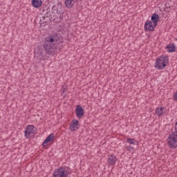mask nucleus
Returning <instances> with one entry per match:
<instances>
[{
    "label": "nucleus",
    "mask_w": 177,
    "mask_h": 177,
    "mask_svg": "<svg viewBox=\"0 0 177 177\" xmlns=\"http://www.w3.org/2000/svg\"><path fill=\"white\" fill-rule=\"evenodd\" d=\"M166 49H167V52L171 53L172 52H175L176 46H175V44L170 43L166 46Z\"/></svg>",
    "instance_id": "17"
},
{
    "label": "nucleus",
    "mask_w": 177,
    "mask_h": 177,
    "mask_svg": "<svg viewBox=\"0 0 177 177\" xmlns=\"http://www.w3.org/2000/svg\"><path fill=\"white\" fill-rule=\"evenodd\" d=\"M117 158L114 155H109V158L107 160L108 164L109 165H115V162H117Z\"/></svg>",
    "instance_id": "14"
},
{
    "label": "nucleus",
    "mask_w": 177,
    "mask_h": 177,
    "mask_svg": "<svg viewBox=\"0 0 177 177\" xmlns=\"http://www.w3.org/2000/svg\"><path fill=\"white\" fill-rule=\"evenodd\" d=\"M80 127V121L77 119L73 120L70 123V129L71 131H77Z\"/></svg>",
    "instance_id": "10"
},
{
    "label": "nucleus",
    "mask_w": 177,
    "mask_h": 177,
    "mask_svg": "<svg viewBox=\"0 0 177 177\" xmlns=\"http://www.w3.org/2000/svg\"><path fill=\"white\" fill-rule=\"evenodd\" d=\"M67 91H68V90L66 88L62 89V93H66V92H67Z\"/></svg>",
    "instance_id": "23"
},
{
    "label": "nucleus",
    "mask_w": 177,
    "mask_h": 177,
    "mask_svg": "<svg viewBox=\"0 0 177 177\" xmlns=\"http://www.w3.org/2000/svg\"><path fill=\"white\" fill-rule=\"evenodd\" d=\"M68 167H59L54 170L53 176L54 177H67L70 175Z\"/></svg>",
    "instance_id": "4"
},
{
    "label": "nucleus",
    "mask_w": 177,
    "mask_h": 177,
    "mask_svg": "<svg viewBox=\"0 0 177 177\" xmlns=\"http://www.w3.org/2000/svg\"><path fill=\"white\" fill-rule=\"evenodd\" d=\"M34 128H35V127L31 124L26 126L24 131L26 139H30V137L31 136V135H32V133L33 134L35 133Z\"/></svg>",
    "instance_id": "7"
},
{
    "label": "nucleus",
    "mask_w": 177,
    "mask_h": 177,
    "mask_svg": "<svg viewBox=\"0 0 177 177\" xmlns=\"http://www.w3.org/2000/svg\"><path fill=\"white\" fill-rule=\"evenodd\" d=\"M151 21L154 24V26H157L158 24V21H160V17L158 16V14L153 13L151 17Z\"/></svg>",
    "instance_id": "13"
},
{
    "label": "nucleus",
    "mask_w": 177,
    "mask_h": 177,
    "mask_svg": "<svg viewBox=\"0 0 177 177\" xmlns=\"http://www.w3.org/2000/svg\"><path fill=\"white\" fill-rule=\"evenodd\" d=\"M76 116L79 120L84 117V110L81 105H77L75 109Z\"/></svg>",
    "instance_id": "8"
},
{
    "label": "nucleus",
    "mask_w": 177,
    "mask_h": 177,
    "mask_svg": "<svg viewBox=\"0 0 177 177\" xmlns=\"http://www.w3.org/2000/svg\"><path fill=\"white\" fill-rule=\"evenodd\" d=\"M42 13L44 15L40 20H39V24L41 26V24H44V26H48L49 23H52L53 21V17L52 15V12H50V7L48 6H45L41 9Z\"/></svg>",
    "instance_id": "2"
},
{
    "label": "nucleus",
    "mask_w": 177,
    "mask_h": 177,
    "mask_svg": "<svg viewBox=\"0 0 177 177\" xmlns=\"http://www.w3.org/2000/svg\"><path fill=\"white\" fill-rule=\"evenodd\" d=\"M55 139V134L50 133L43 142L42 147H46L48 146V143L50 142H53V140Z\"/></svg>",
    "instance_id": "11"
},
{
    "label": "nucleus",
    "mask_w": 177,
    "mask_h": 177,
    "mask_svg": "<svg viewBox=\"0 0 177 177\" xmlns=\"http://www.w3.org/2000/svg\"><path fill=\"white\" fill-rule=\"evenodd\" d=\"M62 15L63 14H59L55 15V17H53L54 23H62V21L63 20V17L62 16Z\"/></svg>",
    "instance_id": "18"
},
{
    "label": "nucleus",
    "mask_w": 177,
    "mask_h": 177,
    "mask_svg": "<svg viewBox=\"0 0 177 177\" xmlns=\"http://www.w3.org/2000/svg\"><path fill=\"white\" fill-rule=\"evenodd\" d=\"M64 5L67 9H71L75 5V0H64Z\"/></svg>",
    "instance_id": "15"
},
{
    "label": "nucleus",
    "mask_w": 177,
    "mask_h": 177,
    "mask_svg": "<svg viewBox=\"0 0 177 177\" xmlns=\"http://www.w3.org/2000/svg\"><path fill=\"white\" fill-rule=\"evenodd\" d=\"M156 27H157V26H154V24H153L151 21L147 20L145 24L144 28L145 31H154Z\"/></svg>",
    "instance_id": "9"
},
{
    "label": "nucleus",
    "mask_w": 177,
    "mask_h": 177,
    "mask_svg": "<svg viewBox=\"0 0 177 177\" xmlns=\"http://www.w3.org/2000/svg\"><path fill=\"white\" fill-rule=\"evenodd\" d=\"M167 145L170 149L177 147V131H171L167 137Z\"/></svg>",
    "instance_id": "5"
},
{
    "label": "nucleus",
    "mask_w": 177,
    "mask_h": 177,
    "mask_svg": "<svg viewBox=\"0 0 177 177\" xmlns=\"http://www.w3.org/2000/svg\"><path fill=\"white\" fill-rule=\"evenodd\" d=\"M167 111L165 110V107L164 106H158L156 111H155V114L158 115V117H161L162 114H166Z\"/></svg>",
    "instance_id": "12"
},
{
    "label": "nucleus",
    "mask_w": 177,
    "mask_h": 177,
    "mask_svg": "<svg viewBox=\"0 0 177 177\" xmlns=\"http://www.w3.org/2000/svg\"><path fill=\"white\" fill-rule=\"evenodd\" d=\"M61 39L62 35L56 32L51 33L46 37L42 44L43 50H44L46 55L52 56L57 50L60 52L62 48H63V41Z\"/></svg>",
    "instance_id": "1"
},
{
    "label": "nucleus",
    "mask_w": 177,
    "mask_h": 177,
    "mask_svg": "<svg viewBox=\"0 0 177 177\" xmlns=\"http://www.w3.org/2000/svg\"><path fill=\"white\" fill-rule=\"evenodd\" d=\"M32 6L33 8H41L42 6V0H32Z\"/></svg>",
    "instance_id": "16"
},
{
    "label": "nucleus",
    "mask_w": 177,
    "mask_h": 177,
    "mask_svg": "<svg viewBox=\"0 0 177 177\" xmlns=\"http://www.w3.org/2000/svg\"><path fill=\"white\" fill-rule=\"evenodd\" d=\"M127 143H129L130 145H133V146H138L139 142H138L136 140L133 138H127Z\"/></svg>",
    "instance_id": "19"
},
{
    "label": "nucleus",
    "mask_w": 177,
    "mask_h": 177,
    "mask_svg": "<svg viewBox=\"0 0 177 177\" xmlns=\"http://www.w3.org/2000/svg\"><path fill=\"white\" fill-rule=\"evenodd\" d=\"M169 64V57L167 55H160L156 57V62L154 64L155 68L158 70H164L167 66Z\"/></svg>",
    "instance_id": "3"
},
{
    "label": "nucleus",
    "mask_w": 177,
    "mask_h": 177,
    "mask_svg": "<svg viewBox=\"0 0 177 177\" xmlns=\"http://www.w3.org/2000/svg\"><path fill=\"white\" fill-rule=\"evenodd\" d=\"M37 53L39 56H42V50L39 48L37 49Z\"/></svg>",
    "instance_id": "20"
},
{
    "label": "nucleus",
    "mask_w": 177,
    "mask_h": 177,
    "mask_svg": "<svg viewBox=\"0 0 177 177\" xmlns=\"http://www.w3.org/2000/svg\"><path fill=\"white\" fill-rule=\"evenodd\" d=\"M50 12L53 17H55V16H57V15H63V12L62 11V7L59 5L53 6L52 8H50Z\"/></svg>",
    "instance_id": "6"
},
{
    "label": "nucleus",
    "mask_w": 177,
    "mask_h": 177,
    "mask_svg": "<svg viewBox=\"0 0 177 177\" xmlns=\"http://www.w3.org/2000/svg\"><path fill=\"white\" fill-rule=\"evenodd\" d=\"M127 147H129V149H131V150H133V149H135V147L132 145H129Z\"/></svg>",
    "instance_id": "24"
},
{
    "label": "nucleus",
    "mask_w": 177,
    "mask_h": 177,
    "mask_svg": "<svg viewBox=\"0 0 177 177\" xmlns=\"http://www.w3.org/2000/svg\"><path fill=\"white\" fill-rule=\"evenodd\" d=\"M174 99L176 102H177V90L176 91V92L174 93Z\"/></svg>",
    "instance_id": "21"
},
{
    "label": "nucleus",
    "mask_w": 177,
    "mask_h": 177,
    "mask_svg": "<svg viewBox=\"0 0 177 177\" xmlns=\"http://www.w3.org/2000/svg\"><path fill=\"white\" fill-rule=\"evenodd\" d=\"M174 131L177 132V121L175 123Z\"/></svg>",
    "instance_id": "22"
}]
</instances>
